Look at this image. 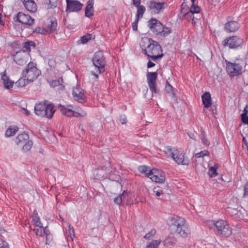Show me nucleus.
Instances as JSON below:
<instances>
[{"label": "nucleus", "mask_w": 248, "mask_h": 248, "mask_svg": "<svg viewBox=\"0 0 248 248\" xmlns=\"http://www.w3.org/2000/svg\"><path fill=\"white\" fill-rule=\"evenodd\" d=\"M145 39L148 41V44L144 51L148 59L155 61L157 59L161 58L163 56V54L160 44L151 38H146Z\"/></svg>", "instance_id": "1"}, {"label": "nucleus", "mask_w": 248, "mask_h": 248, "mask_svg": "<svg viewBox=\"0 0 248 248\" xmlns=\"http://www.w3.org/2000/svg\"><path fill=\"white\" fill-rule=\"evenodd\" d=\"M171 221L170 226L175 230L176 233L183 238H187L190 236L191 231L184 218L174 217L172 218Z\"/></svg>", "instance_id": "2"}, {"label": "nucleus", "mask_w": 248, "mask_h": 248, "mask_svg": "<svg viewBox=\"0 0 248 248\" xmlns=\"http://www.w3.org/2000/svg\"><path fill=\"white\" fill-rule=\"evenodd\" d=\"M148 27L156 35L166 37L172 32V30L162 24L155 18H152L148 21Z\"/></svg>", "instance_id": "3"}, {"label": "nucleus", "mask_w": 248, "mask_h": 248, "mask_svg": "<svg viewBox=\"0 0 248 248\" xmlns=\"http://www.w3.org/2000/svg\"><path fill=\"white\" fill-rule=\"evenodd\" d=\"M92 62L96 72L92 71L91 74L98 78L99 74L105 71L106 61L103 52L100 51L96 52L92 58Z\"/></svg>", "instance_id": "4"}, {"label": "nucleus", "mask_w": 248, "mask_h": 248, "mask_svg": "<svg viewBox=\"0 0 248 248\" xmlns=\"http://www.w3.org/2000/svg\"><path fill=\"white\" fill-rule=\"evenodd\" d=\"M35 114L38 116L51 119L56 110L54 105L48 101L36 104L34 107Z\"/></svg>", "instance_id": "5"}, {"label": "nucleus", "mask_w": 248, "mask_h": 248, "mask_svg": "<svg viewBox=\"0 0 248 248\" xmlns=\"http://www.w3.org/2000/svg\"><path fill=\"white\" fill-rule=\"evenodd\" d=\"M181 12L183 16L189 21L191 20L192 23H195L194 19H198V18L195 17L194 14H199L201 12V8L196 5H191L190 8H189L185 2V0H184L181 6Z\"/></svg>", "instance_id": "6"}, {"label": "nucleus", "mask_w": 248, "mask_h": 248, "mask_svg": "<svg viewBox=\"0 0 248 248\" xmlns=\"http://www.w3.org/2000/svg\"><path fill=\"white\" fill-rule=\"evenodd\" d=\"M40 74L41 71L36 67V64L30 62L27 64L25 69L22 71V76L31 82L36 79Z\"/></svg>", "instance_id": "7"}, {"label": "nucleus", "mask_w": 248, "mask_h": 248, "mask_svg": "<svg viewBox=\"0 0 248 248\" xmlns=\"http://www.w3.org/2000/svg\"><path fill=\"white\" fill-rule=\"evenodd\" d=\"M211 225H213L217 228L215 231L217 235L224 237H229L232 233V229L227 222L223 220H219L217 221H211Z\"/></svg>", "instance_id": "8"}, {"label": "nucleus", "mask_w": 248, "mask_h": 248, "mask_svg": "<svg viewBox=\"0 0 248 248\" xmlns=\"http://www.w3.org/2000/svg\"><path fill=\"white\" fill-rule=\"evenodd\" d=\"M225 62L227 72L231 77H236L242 74L243 68L240 63L231 62L227 60Z\"/></svg>", "instance_id": "9"}, {"label": "nucleus", "mask_w": 248, "mask_h": 248, "mask_svg": "<svg viewBox=\"0 0 248 248\" xmlns=\"http://www.w3.org/2000/svg\"><path fill=\"white\" fill-rule=\"evenodd\" d=\"M147 177L156 183H163L165 181L164 172L161 170L155 169L149 170L147 173Z\"/></svg>", "instance_id": "10"}, {"label": "nucleus", "mask_w": 248, "mask_h": 248, "mask_svg": "<svg viewBox=\"0 0 248 248\" xmlns=\"http://www.w3.org/2000/svg\"><path fill=\"white\" fill-rule=\"evenodd\" d=\"M147 5L149 11L155 14H157L162 11L167 6V4L165 2H161L150 0L147 3Z\"/></svg>", "instance_id": "11"}, {"label": "nucleus", "mask_w": 248, "mask_h": 248, "mask_svg": "<svg viewBox=\"0 0 248 248\" xmlns=\"http://www.w3.org/2000/svg\"><path fill=\"white\" fill-rule=\"evenodd\" d=\"M243 43V39L238 36L227 37L222 42L224 46H229L230 48H236Z\"/></svg>", "instance_id": "12"}, {"label": "nucleus", "mask_w": 248, "mask_h": 248, "mask_svg": "<svg viewBox=\"0 0 248 248\" xmlns=\"http://www.w3.org/2000/svg\"><path fill=\"white\" fill-rule=\"evenodd\" d=\"M30 55L25 50H20L13 55L14 61L19 65H25L29 61Z\"/></svg>", "instance_id": "13"}, {"label": "nucleus", "mask_w": 248, "mask_h": 248, "mask_svg": "<svg viewBox=\"0 0 248 248\" xmlns=\"http://www.w3.org/2000/svg\"><path fill=\"white\" fill-rule=\"evenodd\" d=\"M14 20L15 21H18L29 26H31L34 23V19L31 16L23 12H18L14 18Z\"/></svg>", "instance_id": "14"}, {"label": "nucleus", "mask_w": 248, "mask_h": 248, "mask_svg": "<svg viewBox=\"0 0 248 248\" xmlns=\"http://www.w3.org/2000/svg\"><path fill=\"white\" fill-rule=\"evenodd\" d=\"M147 79L148 86L150 91L153 93H157L156 80L157 77V72H147Z\"/></svg>", "instance_id": "15"}, {"label": "nucleus", "mask_w": 248, "mask_h": 248, "mask_svg": "<svg viewBox=\"0 0 248 248\" xmlns=\"http://www.w3.org/2000/svg\"><path fill=\"white\" fill-rule=\"evenodd\" d=\"M172 158L178 165H188L189 163V160L185 154L177 149L173 154Z\"/></svg>", "instance_id": "16"}, {"label": "nucleus", "mask_w": 248, "mask_h": 248, "mask_svg": "<svg viewBox=\"0 0 248 248\" xmlns=\"http://www.w3.org/2000/svg\"><path fill=\"white\" fill-rule=\"evenodd\" d=\"M72 94L75 101L80 103H83L85 102L86 96L83 90L79 86H77L73 88Z\"/></svg>", "instance_id": "17"}, {"label": "nucleus", "mask_w": 248, "mask_h": 248, "mask_svg": "<svg viewBox=\"0 0 248 248\" xmlns=\"http://www.w3.org/2000/svg\"><path fill=\"white\" fill-rule=\"evenodd\" d=\"M66 11L68 12H78L82 7V4L78 0H66Z\"/></svg>", "instance_id": "18"}, {"label": "nucleus", "mask_w": 248, "mask_h": 248, "mask_svg": "<svg viewBox=\"0 0 248 248\" xmlns=\"http://www.w3.org/2000/svg\"><path fill=\"white\" fill-rule=\"evenodd\" d=\"M33 229V231L35 232V234L37 236H43L46 235V244H48V242L50 241L51 236L49 235V232L47 229V227H43V225L41 227H36Z\"/></svg>", "instance_id": "19"}, {"label": "nucleus", "mask_w": 248, "mask_h": 248, "mask_svg": "<svg viewBox=\"0 0 248 248\" xmlns=\"http://www.w3.org/2000/svg\"><path fill=\"white\" fill-rule=\"evenodd\" d=\"M240 27L239 23L235 21L227 22L224 27V31L227 32H232L237 31Z\"/></svg>", "instance_id": "20"}, {"label": "nucleus", "mask_w": 248, "mask_h": 248, "mask_svg": "<svg viewBox=\"0 0 248 248\" xmlns=\"http://www.w3.org/2000/svg\"><path fill=\"white\" fill-rule=\"evenodd\" d=\"M110 163L109 162H107L106 166L105 167L101 168V169L99 168L96 169L94 171V175L96 179H100L104 177L105 172L109 170V167Z\"/></svg>", "instance_id": "21"}, {"label": "nucleus", "mask_w": 248, "mask_h": 248, "mask_svg": "<svg viewBox=\"0 0 248 248\" xmlns=\"http://www.w3.org/2000/svg\"><path fill=\"white\" fill-rule=\"evenodd\" d=\"M58 108L62 113L67 117L74 115V111L73 110V107L72 105L63 106L59 104Z\"/></svg>", "instance_id": "22"}, {"label": "nucleus", "mask_w": 248, "mask_h": 248, "mask_svg": "<svg viewBox=\"0 0 248 248\" xmlns=\"http://www.w3.org/2000/svg\"><path fill=\"white\" fill-rule=\"evenodd\" d=\"M24 6L27 10L31 13H35L37 11V6L33 0H21Z\"/></svg>", "instance_id": "23"}, {"label": "nucleus", "mask_w": 248, "mask_h": 248, "mask_svg": "<svg viewBox=\"0 0 248 248\" xmlns=\"http://www.w3.org/2000/svg\"><path fill=\"white\" fill-rule=\"evenodd\" d=\"M177 239L173 233H170L163 241V244L166 247L175 245L177 243Z\"/></svg>", "instance_id": "24"}, {"label": "nucleus", "mask_w": 248, "mask_h": 248, "mask_svg": "<svg viewBox=\"0 0 248 248\" xmlns=\"http://www.w3.org/2000/svg\"><path fill=\"white\" fill-rule=\"evenodd\" d=\"M29 140V136L27 133L23 132L17 136L16 140V142L18 145L22 146Z\"/></svg>", "instance_id": "25"}, {"label": "nucleus", "mask_w": 248, "mask_h": 248, "mask_svg": "<svg viewBox=\"0 0 248 248\" xmlns=\"http://www.w3.org/2000/svg\"><path fill=\"white\" fill-rule=\"evenodd\" d=\"M202 103L205 108H209L212 105L211 94L209 92H205L202 96Z\"/></svg>", "instance_id": "26"}, {"label": "nucleus", "mask_w": 248, "mask_h": 248, "mask_svg": "<svg viewBox=\"0 0 248 248\" xmlns=\"http://www.w3.org/2000/svg\"><path fill=\"white\" fill-rule=\"evenodd\" d=\"M57 26V20L55 19L51 18L46 26V31L50 33L56 30Z\"/></svg>", "instance_id": "27"}, {"label": "nucleus", "mask_w": 248, "mask_h": 248, "mask_svg": "<svg viewBox=\"0 0 248 248\" xmlns=\"http://www.w3.org/2000/svg\"><path fill=\"white\" fill-rule=\"evenodd\" d=\"M1 79L3 80V83L5 88L10 89L13 87L14 81L10 80L9 78L5 73L2 75Z\"/></svg>", "instance_id": "28"}, {"label": "nucleus", "mask_w": 248, "mask_h": 248, "mask_svg": "<svg viewBox=\"0 0 248 248\" xmlns=\"http://www.w3.org/2000/svg\"><path fill=\"white\" fill-rule=\"evenodd\" d=\"M93 0H89L87 2V5L85 9V16L90 17L93 15Z\"/></svg>", "instance_id": "29"}, {"label": "nucleus", "mask_w": 248, "mask_h": 248, "mask_svg": "<svg viewBox=\"0 0 248 248\" xmlns=\"http://www.w3.org/2000/svg\"><path fill=\"white\" fill-rule=\"evenodd\" d=\"M131 194L127 192L126 191H124L122 193V199L124 205L125 204H131L133 203V201L131 200Z\"/></svg>", "instance_id": "30"}, {"label": "nucleus", "mask_w": 248, "mask_h": 248, "mask_svg": "<svg viewBox=\"0 0 248 248\" xmlns=\"http://www.w3.org/2000/svg\"><path fill=\"white\" fill-rule=\"evenodd\" d=\"M32 221L35 227H41L42 223L40 221V217L38 216L37 212L34 210L32 216Z\"/></svg>", "instance_id": "31"}, {"label": "nucleus", "mask_w": 248, "mask_h": 248, "mask_svg": "<svg viewBox=\"0 0 248 248\" xmlns=\"http://www.w3.org/2000/svg\"><path fill=\"white\" fill-rule=\"evenodd\" d=\"M18 128L16 126H10L5 132V136L6 137H10L13 136L18 131Z\"/></svg>", "instance_id": "32"}, {"label": "nucleus", "mask_w": 248, "mask_h": 248, "mask_svg": "<svg viewBox=\"0 0 248 248\" xmlns=\"http://www.w3.org/2000/svg\"><path fill=\"white\" fill-rule=\"evenodd\" d=\"M33 145V142L31 140H29L22 145V151L24 152L29 151Z\"/></svg>", "instance_id": "33"}, {"label": "nucleus", "mask_w": 248, "mask_h": 248, "mask_svg": "<svg viewBox=\"0 0 248 248\" xmlns=\"http://www.w3.org/2000/svg\"><path fill=\"white\" fill-rule=\"evenodd\" d=\"M58 0H46L47 9H53L57 7Z\"/></svg>", "instance_id": "34"}, {"label": "nucleus", "mask_w": 248, "mask_h": 248, "mask_svg": "<svg viewBox=\"0 0 248 248\" xmlns=\"http://www.w3.org/2000/svg\"><path fill=\"white\" fill-rule=\"evenodd\" d=\"M29 82V81L27 80V78L23 77L22 76L16 82V84L19 87H22L25 86Z\"/></svg>", "instance_id": "35"}, {"label": "nucleus", "mask_w": 248, "mask_h": 248, "mask_svg": "<svg viewBox=\"0 0 248 248\" xmlns=\"http://www.w3.org/2000/svg\"><path fill=\"white\" fill-rule=\"evenodd\" d=\"M241 120L244 124H248V109L247 110V106L245 108L244 113L241 114Z\"/></svg>", "instance_id": "36"}, {"label": "nucleus", "mask_w": 248, "mask_h": 248, "mask_svg": "<svg viewBox=\"0 0 248 248\" xmlns=\"http://www.w3.org/2000/svg\"><path fill=\"white\" fill-rule=\"evenodd\" d=\"M145 7L142 5L139 7L137 8V12L136 14V18L140 19V18H142L143 15L145 11Z\"/></svg>", "instance_id": "37"}, {"label": "nucleus", "mask_w": 248, "mask_h": 248, "mask_svg": "<svg viewBox=\"0 0 248 248\" xmlns=\"http://www.w3.org/2000/svg\"><path fill=\"white\" fill-rule=\"evenodd\" d=\"M161 241L156 240H153L146 246V248H157L160 244Z\"/></svg>", "instance_id": "38"}, {"label": "nucleus", "mask_w": 248, "mask_h": 248, "mask_svg": "<svg viewBox=\"0 0 248 248\" xmlns=\"http://www.w3.org/2000/svg\"><path fill=\"white\" fill-rule=\"evenodd\" d=\"M201 140H202V143L206 146L209 145L210 141L206 138L205 132L203 130H201Z\"/></svg>", "instance_id": "39"}, {"label": "nucleus", "mask_w": 248, "mask_h": 248, "mask_svg": "<svg viewBox=\"0 0 248 248\" xmlns=\"http://www.w3.org/2000/svg\"><path fill=\"white\" fill-rule=\"evenodd\" d=\"M92 34H87L83 36L80 38L81 43L85 44L87 43L89 40H90L92 38Z\"/></svg>", "instance_id": "40"}, {"label": "nucleus", "mask_w": 248, "mask_h": 248, "mask_svg": "<svg viewBox=\"0 0 248 248\" xmlns=\"http://www.w3.org/2000/svg\"><path fill=\"white\" fill-rule=\"evenodd\" d=\"M165 90L168 93H171L173 96H175V94L173 91V88L172 86L169 84L168 81L166 82V85L165 86Z\"/></svg>", "instance_id": "41"}, {"label": "nucleus", "mask_w": 248, "mask_h": 248, "mask_svg": "<svg viewBox=\"0 0 248 248\" xmlns=\"http://www.w3.org/2000/svg\"><path fill=\"white\" fill-rule=\"evenodd\" d=\"M114 202L118 205H123L124 203L122 199V194L115 197L114 199Z\"/></svg>", "instance_id": "42"}, {"label": "nucleus", "mask_w": 248, "mask_h": 248, "mask_svg": "<svg viewBox=\"0 0 248 248\" xmlns=\"http://www.w3.org/2000/svg\"><path fill=\"white\" fill-rule=\"evenodd\" d=\"M208 173L211 177H215L217 175V169L215 167H211L209 170Z\"/></svg>", "instance_id": "43"}, {"label": "nucleus", "mask_w": 248, "mask_h": 248, "mask_svg": "<svg viewBox=\"0 0 248 248\" xmlns=\"http://www.w3.org/2000/svg\"><path fill=\"white\" fill-rule=\"evenodd\" d=\"M209 155V152L207 150H204V151H202L199 153H197L195 155V156L196 157L199 158V157H202L204 156Z\"/></svg>", "instance_id": "44"}, {"label": "nucleus", "mask_w": 248, "mask_h": 248, "mask_svg": "<svg viewBox=\"0 0 248 248\" xmlns=\"http://www.w3.org/2000/svg\"><path fill=\"white\" fill-rule=\"evenodd\" d=\"M138 170L139 171L142 173H145V175L147 176V173L149 171L148 170V168L145 166H140L138 168Z\"/></svg>", "instance_id": "45"}, {"label": "nucleus", "mask_w": 248, "mask_h": 248, "mask_svg": "<svg viewBox=\"0 0 248 248\" xmlns=\"http://www.w3.org/2000/svg\"><path fill=\"white\" fill-rule=\"evenodd\" d=\"M156 233V231L155 229H152L150 232L146 233L144 236L145 239H149L152 236H154Z\"/></svg>", "instance_id": "46"}, {"label": "nucleus", "mask_w": 248, "mask_h": 248, "mask_svg": "<svg viewBox=\"0 0 248 248\" xmlns=\"http://www.w3.org/2000/svg\"><path fill=\"white\" fill-rule=\"evenodd\" d=\"M34 44V43L32 41L25 42L24 44L23 48H25L26 50L29 51L31 49V46Z\"/></svg>", "instance_id": "47"}, {"label": "nucleus", "mask_w": 248, "mask_h": 248, "mask_svg": "<svg viewBox=\"0 0 248 248\" xmlns=\"http://www.w3.org/2000/svg\"><path fill=\"white\" fill-rule=\"evenodd\" d=\"M166 153L167 154H169L172 158L173 157V154L175 153V150L173 151H172V149L170 146H168L165 149Z\"/></svg>", "instance_id": "48"}, {"label": "nucleus", "mask_w": 248, "mask_h": 248, "mask_svg": "<svg viewBox=\"0 0 248 248\" xmlns=\"http://www.w3.org/2000/svg\"><path fill=\"white\" fill-rule=\"evenodd\" d=\"M69 235L71 238V239L73 240V237L75 235V232H74V229L73 227H71L70 226L69 227Z\"/></svg>", "instance_id": "49"}, {"label": "nucleus", "mask_w": 248, "mask_h": 248, "mask_svg": "<svg viewBox=\"0 0 248 248\" xmlns=\"http://www.w3.org/2000/svg\"><path fill=\"white\" fill-rule=\"evenodd\" d=\"M153 191L155 193V195L157 196H159L161 194H163L164 193L163 190L158 189V187H155L154 188Z\"/></svg>", "instance_id": "50"}, {"label": "nucleus", "mask_w": 248, "mask_h": 248, "mask_svg": "<svg viewBox=\"0 0 248 248\" xmlns=\"http://www.w3.org/2000/svg\"><path fill=\"white\" fill-rule=\"evenodd\" d=\"M139 19L136 18L135 21L132 23V29L134 31L138 30V24L139 22Z\"/></svg>", "instance_id": "51"}, {"label": "nucleus", "mask_w": 248, "mask_h": 248, "mask_svg": "<svg viewBox=\"0 0 248 248\" xmlns=\"http://www.w3.org/2000/svg\"><path fill=\"white\" fill-rule=\"evenodd\" d=\"M33 32L43 34L45 33V30L41 27H37L33 30Z\"/></svg>", "instance_id": "52"}, {"label": "nucleus", "mask_w": 248, "mask_h": 248, "mask_svg": "<svg viewBox=\"0 0 248 248\" xmlns=\"http://www.w3.org/2000/svg\"><path fill=\"white\" fill-rule=\"evenodd\" d=\"M120 121L122 124H125L127 123L126 116L125 115H121L120 117Z\"/></svg>", "instance_id": "53"}, {"label": "nucleus", "mask_w": 248, "mask_h": 248, "mask_svg": "<svg viewBox=\"0 0 248 248\" xmlns=\"http://www.w3.org/2000/svg\"><path fill=\"white\" fill-rule=\"evenodd\" d=\"M140 0H133V4L137 8L141 6L140 5Z\"/></svg>", "instance_id": "54"}, {"label": "nucleus", "mask_w": 248, "mask_h": 248, "mask_svg": "<svg viewBox=\"0 0 248 248\" xmlns=\"http://www.w3.org/2000/svg\"><path fill=\"white\" fill-rule=\"evenodd\" d=\"M248 195V182L244 186V197Z\"/></svg>", "instance_id": "55"}, {"label": "nucleus", "mask_w": 248, "mask_h": 248, "mask_svg": "<svg viewBox=\"0 0 248 248\" xmlns=\"http://www.w3.org/2000/svg\"><path fill=\"white\" fill-rule=\"evenodd\" d=\"M149 61L148 62V63H147V67L149 68H151L153 66H154L155 65V64L154 63H153V62H152L151 61H150V59H149Z\"/></svg>", "instance_id": "56"}, {"label": "nucleus", "mask_w": 248, "mask_h": 248, "mask_svg": "<svg viewBox=\"0 0 248 248\" xmlns=\"http://www.w3.org/2000/svg\"><path fill=\"white\" fill-rule=\"evenodd\" d=\"M0 248H9V246L7 243L2 242V245L0 246Z\"/></svg>", "instance_id": "57"}, {"label": "nucleus", "mask_w": 248, "mask_h": 248, "mask_svg": "<svg viewBox=\"0 0 248 248\" xmlns=\"http://www.w3.org/2000/svg\"><path fill=\"white\" fill-rule=\"evenodd\" d=\"M78 114L80 115V117H84L87 115L86 113L83 110H81L79 112Z\"/></svg>", "instance_id": "58"}, {"label": "nucleus", "mask_w": 248, "mask_h": 248, "mask_svg": "<svg viewBox=\"0 0 248 248\" xmlns=\"http://www.w3.org/2000/svg\"><path fill=\"white\" fill-rule=\"evenodd\" d=\"M243 142L244 143L246 147L247 148V149L248 150V142H247V141L245 137H243Z\"/></svg>", "instance_id": "59"}, {"label": "nucleus", "mask_w": 248, "mask_h": 248, "mask_svg": "<svg viewBox=\"0 0 248 248\" xmlns=\"http://www.w3.org/2000/svg\"><path fill=\"white\" fill-rule=\"evenodd\" d=\"M22 109L25 111V113L27 116H29L30 115V112L28 110L24 108H22Z\"/></svg>", "instance_id": "60"}, {"label": "nucleus", "mask_w": 248, "mask_h": 248, "mask_svg": "<svg viewBox=\"0 0 248 248\" xmlns=\"http://www.w3.org/2000/svg\"><path fill=\"white\" fill-rule=\"evenodd\" d=\"M2 14L0 13V25H4V23L3 22V21L2 20Z\"/></svg>", "instance_id": "61"}, {"label": "nucleus", "mask_w": 248, "mask_h": 248, "mask_svg": "<svg viewBox=\"0 0 248 248\" xmlns=\"http://www.w3.org/2000/svg\"><path fill=\"white\" fill-rule=\"evenodd\" d=\"M79 112H74V115L73 116H75L77 117H80V115L78 114Z\"/></svg>", "instance_id": "62"}, {"label": "nucleus", "mask_w": 248, "mask_h": 248, "mask_svg": "<svg viewBox=\"0 0 248 248\" xmlns=\"http://www.w3.org/2000/svg\"><path fill=\"white\" fill-rule=\"evenodd\" d=\"M195 0H191V1L192 2V5H195L194 2H195Z\"/></svg>", "instance_id": "63"}]
</instances>
